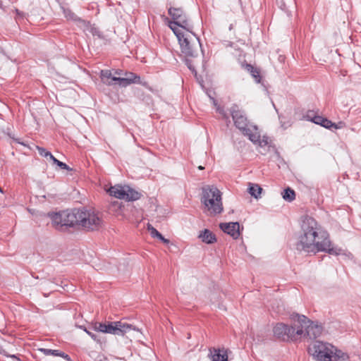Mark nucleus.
<instances>
[{"instance_id":"1","label":"nucleus","mask_w":361,"mask_h":361,"mask_svg":"<svg viewBox=\"0 0 361 361\" xmlns=\"http://www.w3.org/2000/svg\"><path fill=\"white\" fill-rule=\"evenodd\" d=\"M298 250L314 254L325 252L330 255H338L342 250L331 245L329 235L312 217L305 216L301 224V234L296 244Z\"/></svg>"},{"instance_id":"2","label":"nucleus","mask_w":361,"mask_h":361,"mask_svg":"<svg viewBox=\"0 0 361 361\" xmlns=\"http://www.w3.org/2000/svg\"><path fill=\"white\" fill-rule=\"evenodd\" d=\"M323 329L322 324L309 317H295L290 326L283 323L276 324L273 333L274 337L279 341L297 342L302 338L314 339L322 334Z\"/></svg>"},{"instance_id":"3","label":"nucleus","mask_w":361,"mask_h":361,"mask_svg":"<svg viewBox=\"0 0 361 361\" xmlns=\"http://www.w3.org/2000/svg\"><path fill=\"white\" fill-rule=\"evenodd\" d=\"M52 224L59 231L68 227L80 226L88 231L98 230L102 224L100 217L93 212L74 209L64 210L50 215Z\"/></svg>"},{"instance_id":"4","label":"nucleus","mask_w":361,"mask_h":361,"mask_svg":"<svg viewBox=\"0 0 361 361\" xmlns=\"http://www.w3.org/2000/svg\"><path fill=\"white\" fill-rule=\"evenodd\" d=\"M309 353L317 361H346L349 358L347 353L334 345L320 341H315L309 347Z\"/></svg>"},{"instance_id":"5","label":"nucleus","mask_w":361,"mask_h":361,"mask_svg":"<svg viewBox=\"0 0 361 361\" xmlns=\"http://www.w3.org/2000/svg\"><path fill=\"white\" fill-rule=\"evenodd\" d=\"M234 123V126L245 135L248 137L251 142L259 140V132L256 125H253L247 120L244 111L236 104H233L229 109Z\"/></svg>"},{"instance_id":"6","label":"nucleus","mask_w":361,"mask_h":361,"mask_svg":"<svg viewBox=\"0 0 361 361\" xmlns=\"http://www.w3.org/2000/svg\"><path fill=\"white\" fill-rule=\"evenodd\" d=\"M175 35L178 38L182 53L188 57L197 55V47H201L199 38L191 31L176 30Z\"/></svg>"},{"instance_id":"7","label":"nucleus","mask_w":361,"mask_h":361,"mask_svg":"<svg viewBox=\"0 0 361 361\" xmlns=\"http://www.w3.org/2000/svg\"><path fill=\"white\" fill-rule=\"evenodd\" d=\"M169 16L173 19L169 26L175 34L176 30L191 31L193 25L187 14L182 8L170 7L168 10Z\"/></svg>"},{"instance_id":"8","label":"nucleus","mask_w":361,"mask_h":361,"mask_svg":"<svg viewBox=\"0 0 361 361\" xmlns=\"http://www.w3.org/2000/svg\"><path fill=\"white\" fill-rule=\"evenodd\" d=\"M92 329L94 331L102 333L123 336L127 331L132 329V325L122 322L121 321L107 322L104 323L95 322L92 324Z\"/></svg>"},{"instance_id":"9","label":"nucleus","mask_w":361,"mask_h":361,"mask_svg":"<svg viewBox=\"0 0 361 361\" xmlns=\"http://www.w3.org/2000/svg\"><path fill=\"white\" fill-rule=\"evenodd\" d=\"M201 202L212 214H220L223 211L221 197L220 198L202 200Z\"/></svg>"},{"instance_id":"10","label":"nucleus","mask_w":361,"mask_h":361,"mask_svg":"<svg viewBox=\"0 0 361 361\" xmlns=\"http://www.w3.org/2000/svg\"><path fill=\"white\" fill-rule=\"evenodd\" d=\"M219 228L233 239H237L240 236V224L238 222L221 223Z\"/></svg>"},{"instance_id":"11","label":"nucleus","mask_w":361,"mask_h":361,"mask_svg":"<svg viewBox=\"0 0 361 361\" xmlns=\"http://www.w3.org/2000/svg\"><path fill=\"white\" fill-rule=\"evenodd\" d=\"M140 76L133 73H126L125 78L114 77L113 80L117 81L118 85L122 87H126L132 83H138L140 82Z\"/></svg>"},{"instance_id":"12","label":"nucleus","mask_w":361,"mask_h":361,"mask_svg":"<svg viewBox=\"0 0 361 361\" xmlns=\"http://www.w3.org/2000/svg\"><path fill=\"white\" fill-rule=\"evenodd\" d=\"M221 191L214 186L207 185L202 188V200L220 198Z\"/></svg>"},{"instance_id":"13","label":"nucleus","mask_w":361,"mask_h":361,"mask_svg":"<svg viewBox=\"0 0 361 361\" xmlns=\"http://www.w3.org/2000/svg\"><path fill=\"white\" fill-rule=\"evenodd\" d=\"M198 238L204 243L212 244L216 242V235L209 229L201 231Z\"/></svg>"},{"instance_id":"14","label":"nucleus","mask_w":361,"mask_h":361,"mask_svg":"<svg viewBox=\"0 0 361 361\" xmlns=\"http://www.w3.org/2000/svg\"><path fill=\"white\" fill-rule=\"evenodd\" d=\"M63 14L66 18L68 20H72L76 23L80 24L82 25L86 26L89 23L85 20H82L80 17H78L75 13H74L69 8L63 9Z\"/></svg>"},{"instance_id":"15","label":"nucleus","mask_w":361,"mask_h":361,"mask_svg":"<svg viewBox=\"0 0 361 361\" xmlns=\"http://www.w3.org/2000/svg\"><path fill=\"white\" fill-rule=\"evenodd\" d=\"M39 350L42 352L44 355L59 356L63 357L66 361H73L68 354H66L65 353L60 351L59 350H51L42 348H39Z\"/></svg>"},{"instance_id":"16","label":"nucleus","mask_w":361,"mask_h":361,"mask_svg":"<svg viewBox=\"0 0 361 361\" xmlns=\"http://www.w3.org/2000/svg\"><path fill=\"white\" fill-rule=\"evenodd\" d=\"M126 185L121 186L116 185L111 186L108 192L111 196L115 197L118 199L123 200L125 195Z\"/></svg>"},{"instance_id":"17","label":"nucleus","mask_w":361,"mask_h":361,"mask_svg":"<svg viewBox=\"0 0 361 361\" xmlns=\"http://www.w3.org/2000/svg\"><path fill=\"white\" fill-rule=\"evenodd\" d=\"M140 193L132 189L128 185H126L125 195L123 200L128 201H135L140 198Z\"/></svg>"},{"instance_id":"18","label":"nucleus","mask_w":361,"mask_h":361,"mask_svg":"<svg viewBox=\"0 0 361 361\" xmlns=\"http://www.w3.org/2000/svg\"><path fill=\"white\" fill-rule=\"evenodd\" d=\"M212 361H228V355L226 353H221L219 349H214L212 352Z\"/></svg>"},{"instance_id":"19","label":"nucleus","mask_w":361,"mask_h":361,"mask_svg":"<svg viewBox=\"0 0 361 361\" xmlns=\"http://www.w3.org/2000/svg\"><path fill=\"white\" fill-rule=\"evenodd\" d=\"M147 229L150 233V235L153 238H157L160 240H161L165 244L169 243V240L165 238L156 228H154L152 226L148 225Z\"/></svg>"},{"instance_id":"20","label":"nucleus","mask_w":361,"mask_h":361,"mask_svg":"<svg viewBox=\"0 0 361 361\" xmlns=\"http://www.w3.org/2000/svg\"><path fill=\"white\" fill-rule=\"evenodd\" d=\"M111 75V73L110 71L106 70V71H101V78L102 81L106 83L108 85H113V82H116L115 80H113Z\"/></svg>"},{"instance_id":"21","label":"nucleus","mask_w":361,"mask_h":361,"mask_svg":"<svg viewBox=\"0 0 361 361\" xmlns=\"http://www.w3.org/2000/svg\"><path fill=\"white\" fill-rule=\"evenodd\" d=\"M246 68L247 71L250 73L251 75L255 78V81L258 83L260 82L261 76L259 71L250 64H247Z\"/></svg>"},{"instance_id":"22","label":"nucleus","mask_w":361,"mask_h":361,"mask_svg":"<svg viewBox=\"0 0 361 361\" xmlns=\"http://www.w3.org/2000/svg\"><path fill=\"white\" fill-rule=\"evenodd\" d=\"M262 190V188H260L257 184L250 183L248 192L252 196H253L256 199H257L259 197Z\"/></svg>"},{"instance_id":"23","label":"nucleus","mask_w":361,"mask_h":361,"mask_svg":"<svg viewBox=\"0 0 361 361\" xmlns=\"http://www.w3.org/2000/svg\"><path fill=\"white\" fill-rule=\"evenodd\" d=\"M282 197L286 201L292 202L295 199V192L293 189L288 188L282 192Z\"/></svg>"},{"instance_id":"24","label":"nucleus","mask_w":361,"mask_h":361,"mask_svg":"<svg viewBox=\"0 0 361 361\" xmlns=\"http://www.w3.org/2000/svg\"><path fill=\"white\" fill-rule=\"evenodd\" d=\"M210 99L212 100L213 102V104L215 106H216V111L217 112H219L223 117L224 119H225L226 121H227L228 123H230V120H229V117L228 116V114L225 112L224 109L223 107H221L220 106H218L217 105V102L214 99V98L213 97H210Z\"/></svg>"},{"instance_id":"25","label":"nucleus","mask_w":361,"mask_h":361,"mask_svg":"<svg viewBox=\"0 0 361 361\" xmlns=\"http://www.w3.org/2000/svg\"><path fill=\"white\" fill-rule=\"evenodd\" d=\"M51 161H53L54 164L57 165L61 169H65V170H67V171H71L72 170L66 163H63V162L58 160L54 157H52Z\"/></svg>"},{"instance_id":"26","label":"nucleus","mask_w":361,"mask_h":361,"mask_svg":"<svg viewBox=\"0 0 361 361\" xmlns=\"http://www.w3.org/2000/svg\"><path fill=\"white\" fill-rule=\"evenodd\" d=\"M37 151H38V153L39 154V155H41L42 157H44L45 158L49 157L51 160V159L54 156L52 155V154L50 152L47 151L46 149L41 147H37Z\"/></svg>"},{"instance_id":"27","label":"nucleus","mask_w":361,"mask_h":361,"mask_svg":"<svg viewBox=\"0 0 361 361\" xmlns=\"http://www.w3.org/2000/svg\"><path fill=\"white\" fill-rule=\"evenodd\" d=\"M121 208V203L116 200L111 203L109 206V211L113 212H117Z\"/></svg>"},{"instance_id":"28","label":"nucleus","mask_w":361,"mask_h":361,"mask_svg":"<svg viewBox=\"0 0 361 361\" xmlns=\"http://www.w3.org/2000/svg\"><path fill=\"white\" fill-rule=\"evenodd\" d=\"M322 126H323L327 129H331L333 128V126H336V123H333L330 120L324 118Z\"/></svg>"},{"instance_id":"29","label":"nucleus","mask_w":361,"mask_h":361,"mask_svg":"<svg viewBox=\"0 0 361 361\" xmlns=\"http://www.w3.org/2000/svg\"><path fill=\"white\" fill-rule=\"evenodd\" d=\"M78 327L80 329H83L94 341H99V340L97 339V336L94 334H93L92 332L88 331L85 326H78Z\"/></svg>"},{"instance_id":"30","label":"nucleus","mask_w":361,"mask_h":361,"mask_svg":"<svg viewBox=\"0 0 361 361\" xmlns=\"http://www.w3.org/2000/svg\"><path fill=\"white\" fill-rule=\"evenodd\" d=\"M324 118V117L320 116H314L312 118L310 119V121L316 124L322 126Z\"/></svg>"},{"instance_id":"31","label":"nucleus","mask_w":361,"mask_h":361,"mask_svg":"<svg viewBox=\"0 0 361 361\" xmlns=\"http://www.w3.org/2000/svg\"><path fill=\"white\" fill-rule=\"evenodd\" d=\"M185 63H186V65L188 67V68L192 72V73H195V74L197 73L196 71H195V68L194 67V66L192 64L191 61L189 60V59H186L185 60Z\"/></svg>"},{"instance_id":"32","label":"nucleus","mask_w":361,"mask_h":361,"mask_svg":"<svg viewBox=\"0 0 361 361\" xmlns=\"http://www.w3.org/2000/svg\"><path fill=\"white\" fill-rule=\"evenodd\" d=\"M254 144H258L261 147L266 146L267 145V141L265 140H260V136L259 137V140L256 142H252Z\"/></svg>"},{"instance_id":"33","label":"nucleus","mask_w":361,"mask_h":361,"mask_svg":"<svg viewBox=\"0 0 361 361\" xmlns=\"http://www.w3.org/2000/svg\"><path fill=\"white\" fill-rule=\"evenodd\" d=\"M343 126V122H339L338 123H336V126H333L335 129L341 128Z\"/></svg>"},{"instance_id":"34","label":"nucleus","mask_w":361,"mask_h":361,"mask_svg":"<svg viewBox=\"0 0 361 361\" xmlns=\"http://www.w3.org/2000/svg\"><path fill=\"white\" fill-rule=\"evenodd\" d=\"M290 316H297V317H299V316H305L304 314H300L298 313H293L292 314H290Z\"/></svg>"},{"instance_id":"35","label":"nucleus","mask_w":361,"mask_h":361,"mask_svg":"<svg viewBox=\"0 0 361 361\" xmlns=\"http://www.w3.org/2000/svg\"><path fill=\"white\" fill-rule=\"evenodd\" d=\"M12 358L13 359H17V360H19L18 358H17V357L15 355H13L11 356Z\"/></svg>"},{"instance_id":"36","label":"nucleus","mask_w":361,"mask_h":361,"mask_svg":"<svg viewBox=\"0 0 361 361\" xmlns=\"http://www.w3.org/2000/svg\"><path fill=\"white\" fill-rule=\"evenodd\" d=\"M198 169H199L200 170H202V169H204V167H203V166H200L198 167Z\"/></svg>"},{"instance_id":"37","label":"nucleus","mask_w":361,"mask_h":361,"mask_svg":"<svg viewBox=\"0 0 361 361\" xmlns=\"http://www.w3.org/2000/svg\"><path fill=\"white\" fill-rule=\"evenodd\" d=\"M2 7V1L0 0V8Z\"/></svg>"},{"instance_id":"38","label":"nucleus","mask_w":361,"mask_h":361,"mask_svg":"<svg viewBox=\"0 0 361 361\" xmlns=\"http://www.w3.org/2000/svg\"><path fill=\"white\" fill-rule=\"evenodd\" d=\"M71 314H73V316H75L77 314V312H75V313H71Z\"/></svg>"},{"instance_id":"39","label":"nucleus","mask_w":361,"mask_h":361,"mask_svg":"<svg viewBox=\"0 0 361 361\" xmlns=\"http://www.w3.org/2000/svg\"><path fill=\"white\" fill-rule=\"evenodd\" d=\"M116 74H121V71H117L116 72Z\"/></svg>"},{"instance_id":"40","label":"nucleus","mask_w":361,"mask_h":361,"mask_svg":"<svg viewBox=\"0 0 361 361\" xmlns=\"http://www.w3.org/2000/svg\"><path fill=\"white\" fill-rule=\"evenodd\" d=\"M0 192H1V193L4 192L1 187H0Z\"/></svg>"},{"instance_id":"41","label":"nucleus","mask_w":361,"mask_h":361,"mask_svg":"<svg viewBox=\"0 0 361 361\" xmlns=\"http://www.w3.org/2000/svg\"><path fill=\"white\" fill-rule=\"evenodd\" d=\"M276 313H279V310H274Z\"/></svg>"}]
</instances>
